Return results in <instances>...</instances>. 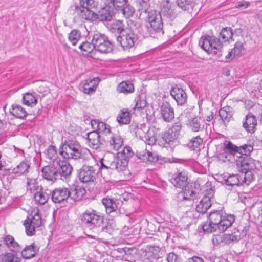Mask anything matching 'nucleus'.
I'll use <instances>...</instances> for the list:
<instances>
[{"label":"nucleus","mask_w":262,"mask_h":262,"mask_svg":"<svg viewBox=\"0 0 262 262\" xmlns=\"http://www.w3.org/2000/svg\"><path fill=\"white\" fill-rule=\"evenodd\" d=\"M93 41L94 42L95 51L103 54L112 53L114 50V44L109 40L108 38L104 34L96 32L93 35Z\"/></svg>","instance_id":"7"},{"label":"nucleus","mask_w":262,"mask_h":262,"mask_svg":"<svg viewBox=\"0 0 262 262\" xmlns=\"http://www.w3.org/2000/svg\"><path fill=\"white\" fill-rule=\"evenodd\" d=\"M17 253L7 252L0 256L1 262H20L21 258L16 254Z\"/></svg>","instance_id":"38"},{"label":"nucleus","mask_w":262,"mask_h":262,"mask_svg":"<svg viewBox=\"0 0 262 262\" xmlns=\"http://www.w3.org/2000/svg\"><path fill=\"white\" fill-rule=\"evenodd\" d=\"M170 94L177 102L178 105L184 106L187 103V94L180 84L172 85L170 90Z\"/></svg>","instance_id":"13"},{"label":"nucleus","mask_w":262,"mask_h":262,"mask_svg":"<svg viewBox=\"0 0 262 262\" xmlns=\"http://www.w3.org/2000/svg\"><path fill=\"white\" fill-rule=\"evenodd\" d=\"M34 214L31 219L27 218V221L30 222L33 226L39 227L42 224V219L39 214V210L37 209L34 211Z\"/></svg>","instance_id":"49"},{"label":"nucleus","mask_w":262,"mask_h":262,"mask_svg":"<svg viewBox=\"0 0 262 262\" xmlns=\"http://www.w3.org/2000/svg\"><path fill=\"white\" fill-rule=\"evenodd\" d=\"M257 125V120L254 115L251 113H249L245 117V120L243 122V126L249 133H254L255 126Z\"/></svg>","instance_id":"24"},{"label":"nucleus","mask_w":262,"mask_h":262,"mask_svg":"<svg viewBox=\"0 0 262 262\" xmlns=\"http://www.w3.org/2000/svg\"><path fill=\"white\" fill-rule=\"evenodd\" d=\"M117 121L119 124H128L130 121L129 112L127 109H122L117 117Z\"/></svg>","instance_id":"34"},{"label":"nucleus","mask_w":262,"mask_h":262,"mask_svg":"<svg viewBox=\"0 0 262 262\" xmlns=\"http://www.w3.org/2000/svg\"><path fill=\"white\" fill-rule=\"evenodd\" d=\"M177 6L184 11L193 9L195 6L194 0H177Z\"/></svg>","instance_id":"39"},{"label":"nucleus","mask_w":262,"mask_h":262,"mask_svg":"<svg viewBox=\"0 0 262 262\" xmlns=\"http://www.w3.org/2000/svg\"><path fill=\"white\" fill-rule=\"evenodd\" d=\"M210 199L211 198H202L196 205V211L200 213H205L211 206Z\"/></svg>","instance_id":"32"},{"label":"nucleus","mask_w":262,"mask_h":262,"mask_svg":"<svg viewBox=\"0 0 262 262\" xmlns=\"http://www.w3.org/2000/svg\"><path fill=\"white\" fill-rule=\"evenodd\" d=\"M82 147L78 141L69 140L62 142L59 153L64 159L77 160L82 158Z\"/></svg>","instance_id":"4"},{"label":"nucleus","mask_w":262,"mask_h":262,"mask_svg":"<svg viewBox=\"0 0 262 262\" xmlns=\"http://www.w3.org/2000/svg\"><path fill=\"white\" fill-rule=\"evenodd\" d=\"M170 182L176 188H181L187 184L188 176L184 171H178L173 174Z\"/></svg>","instance_id":"19"},{"label":"nucleus","mask_w":262,"mask_h":262,"mask_svg":"<svg viewBox=\"0 0 262 262\" xmlns=\"http://www.w3.org/2000/svg\"><path fill=\"white\" fill-rule=\"evenodd\" d=\"M219 116L222 119L224 125L228 123L232 118L233 114L230 111V107L228 106L224 107L220 110Z\"/></svg>","instance_id":"36"},{"label":"nucleus","mask_w":262,"mask_h":262,"mask_svg":"<svg viewBox=\"0 0 262 262\" xmlns=\"http://www.w3.org/2000/svg\"><path fill=\"white\" fill-rule=\"evenodd\" d=\"M160 115L163 121L165 122H170L174 118V108L170 103L164 101L160 106Z\"/></svg>","instance_id":"17"},{"label":"nucleus","mask_w":262,"mask_h":262,"mask_svg":"<svg viewBox=\"0 0 262 262\" xmlns=\"http://www.w3.org/2000/svg\"><path fill=\"white\" fill-rule=\"evenodd\" d=\"M117 155L129 162V159L135 156V152L130 146H126L121 152L117 153Z\"/></svg>","instance_id":"46"},{"label":"nucleus","mask_w":262,"mask_h":262,"mask_svg":"<svg viewBox=\"0 0 262 262\" xmlns=\"http://www.w3.org/2000/svg\"><path fill=\"white\" fill-rule=\"evenodd\" d=\"M117 90L119 93L128 94L134 91V86L130 81H122L118 84Z\"/></svg>","instance_id":"27"},{"label":"nucleus","mask_w":262,"mask_h":262,"mask_svg":"<svg viewBox=\"0 0 262 262\" xmlns=\"http://www.w3.org/2000/svg\"><path fill=\"white\" fill-rule=\"evenodd\" d=\"M242 180V176L239 174L230 175L225 181V183L229 186H238Z\"/></svg>","instance_id":"44"},{"label":"nucleus","mask_w":262,"mask_h":262,"mask_svg":"<svg viewBox=\"0 0 262 262\" xmlns=\"http://www.w3.org/2000/svg\"><path fill=\"white\" fill-rule=\"evenodd\" d=\"M241 239V234L239 231H234L231 234H225L222 237V241L226 244L231 242H236Z\"/></svg>","instance_id":"40"},{"label":"nucleus","mask_w":262,"mask_h":262,"mask_svg":"<svg viewBox=\"0 0 262 262\" xmlns=\"http://www.w3.org/2000/svg\"><path fill=\"white\" fill-rule=\"evenodd\" d=\"M82 223L90 229L100 227L103 223V217L94 210H86L81 214Z\"/></svg>","instance_id":"9"},{"label":"nucleus","mask_w":262,"mask_h":262,"mask_svg":"<svg viewBox=\"0 0 262 262\" xmlns=\"http://www.w3.org/2000/svg\"><path fill=\"white\" fill-rule=\"evenodd\" d=\"M200 120V118L194 117L190 121V125L193 132H198L200 130L201 127Z\"/></svg>","instance_id":"57"},{"label":"nucleus","mask_w":262,"mask_h":262,"mask_svg":"<svg viewBox=\"0 0 262 262\" xmlns=\"http://www.w3.org/2000/svg\"><path fill=\"white\" fill-rule=\"evenodd\" d=\"M100 231L111 234L113 231V228L111 225L107 224L105 226L102 227Z\"/></svg>","instance_id":"62"},{"label":"nucleus","mask_w":262,"mask_h":262,"mask_svg":"<svg viewBox=\"0 0 262 262\" xmlns=\"http://www.w3.org/2000/svg\"><path fill=\"white\" fill-rule=\"evenodd\" d=\"M128 161L125 159L121 158L117 155L114 157L113 160L110 163V168L112 170H116L118 172L125 170L128 165Z\"/></svg>","instance_id":"22"},{"label":"nucleus","mask_w":262,"mask_h":262,"mask_svg":"<svg viewBox=\"0 0 262 262\" xmlns=\"http://www.w3.org/2000/svg\"><path fill=\"white\" fill-rule=\"evenodd\" d=\"M147 153V151L146 149H144L141 151H137L136 153H135V156L138 160V162H145Z\"/></svg>","instance_id":"59"},{"label":"nucleus","mask_w":262,"mask_h":262,"mask_svg":"<svg viewBox=\"0 0 262 262\" xmlns=\"http://www.w3.org/2000/svg\"><path fill=\"white\" fill-rule=\"evenodd\" d=\"M202 143L203 139L198 136L192 138L187 145L188 147L192 150H199Z\"/></svg>","instance_id":"42"},{"label":"nucleus","mask_w":262,"mask_h":262,"mask_svg":"<svg viewBox=\"0 0 262 262\" xmlns=\"http://www.w3.org/2000/svg\"><path fill=\"white\" fill-rule=\"evenodd\" d=\"M37 100L35 96L30 93H26L24 94L23 97V103L28 106H30L32 104H36Z\"/></svg>","instance_id":"50"},{"label":"nucleus","mask_w":262,"mask_h":262,"mask_svg":"<svg viewBox=\"0 0 262 262\" xmlns=\"http://www.w3.org/2000/svg\"><path fill=\"white\" fill-rule=\"evenodd\" d=\"M182 127V123L179 121L173 124L167 130L162 132L159 141V145L163 147L170 148L173 150L180 143L179 138Z\"/></svg>","instance_id":"2"},{"label":"nucleus","mask_w":262,"mask_h":262,"mask_svg":"<svg viewBox=\"0 0 262 262\" xmlns=\"http://www.w3.org/2000/svg\"><path fill=\"white\" fill-rule=\"evenodd\" d=\"M199 45L203 50L206 52L209 50L210 48L221 50L223 46V44L220 38H217L215 36H211L208 34L201 37Z\"/></svg>","instance_id":"11"},{"label":"nucleus","mask_w":262,"mask_h":262,"mask_svg":"<svg viewBox=\"0 0 262 262\" xmlns=\"http://www.w3.org/2000/svg\"><path fill=\"white\" fill-rule=\"evenodd\" d=\"M2 239L4 244L12 252L18 253L21 251V247L20 245L11 235H4Z\"/></svg>","instance_id":"20"},{"label":"nucleus","mask_w":262,"mask_h":262,"mask_svg":"<svg viewBox=\"0 0 262 262\" xmlns=\"http://www.w3.org/2000/svg\"><path fill=\"white\" fill-rule=\"evenodd\" d=\"M209 220L217 227L220 232L225 231L231 226L235 221L233 215L226 214L223 210H216L211 212Z\"/></svg>","instance_id":"6"},{"label":"nucleus","mask_w":262,"mask_h":262,"mask_svg":"<svg viewBox=\"0 0 262 262\" xmlns=\"http://www.w3.org/2000/svg\"><path fill=\"white\" fill-rule=\"evenodd\" d=\"M79 49L83 52H85L86 55L92 57L95 55V47H94V42L93 41V39L91 42L83 41L79 46Z\"/></svg>","instance_id":"26"},{"label":"nucleus","mask_w":262,"mask_h":262,"mask_svg":"<svg viewBox=\"0 0 262 262\" xmlns=\"http://www.w3.org/2000/svg\"><path fill=\"white\" fill-rule=\"evenodd\" d=\"M10 113L17 118L24 119L28 115L26 110L18 104H12Z\"/></svg>","instance_id":"28"},{"label":"nucleus","mask_w":262,"mask_h":262,"mask_svg":"<svg viewBox=\"0 0 262 262\" xmlns=\"http://www.w3.org/2000/svg\"><path fill=\"white\" fill-rule=\"evenodd\" d=\"M223 150L225 154L233 156L234 158H238V146L233 144L231 141H228L227 143L224 144Z\"/></svg>","instance_id":"30"},{"label":"nucleus","mask_w":262,"mask_h":262,"mask_svg":"<svg viewBox=\"0 0 262 262\" xmlns=\"http://www.w3.org/2000/svg\"><path fill=\"white\" fill-rule=\"evenodd\" d=\"M118 35L116 39L117 42L124 51H127L135 46L138 40L137 35L129 28H124L122 25H119L117 28Z\"/></svg>","instance_id":"5"},{"label":"nucleus","mask_w":262,"mask_h":262,"mask_svg":"<svg viewBox=\"0 0 262 262\" xmlns=\"http://www.w3.org/2000/svg\"><path fill=\"white\" fill-rule=\"evenodd\" d=\"M96 130L98 132L106 133H109L110 132V126L102 121H100L99 123H98V126H97Z\"/></svg>","instance_id":"58"},{"label":"nucleus","mask_w":262,"mask_h":262,"mask_svg":"<svg viewBox=\"0 0 262 262\" xmlns=\"http://www.w3.org/2000/svg\"><path fill=\"white\" fill-rule=\"evenodd\" d=\"M128 0H113L111 4L112 8L117 11H119V10L127 3Z\"/></svg>","instance_id":"56"},{"label":"nucleus","mask_w":262,"mask_h":262,"mask_svg":"<svg viewBox=\"0 0 262 262\" xmlns=\"http://www.w3.org/2000/svg\"><path fill=\"white\" fill-rule=\"evenodd\" d=\"M102 202L108 213L114 211L118 208L117 203L111 198H103Z\"/></svg>","instance_id":"35"},{"label":"nucleus","mask_w":262,"mask_h":262,"mask_svg":"<svg viewBox=\"0 0 262 262\" xmlns=\"http://www.w3.org/2000/svg\"><path fill=\"white\" fill-rule=\"evenodd\" d=\"M129 129L131 133L135 134L136 137L138 136L141 137L143 134L147 132L146 125L144 124L138 125L136 123H132L129 125Z\"/></svg>","instance_id":"33"},{"label":"nucleus","mask_w":262,"mask_h":262,"mask_svg":"<svg viewBox=\"0 0 262 262\" xmlns=\"http://www.w3.org/2000/svg\"><path fill=\"white\" fill-rule=\"evenodd\" d=\"M160 160H164V162H166L164 158L162 159L161 156H159L156 154H154L152 152L147 151L145 161L146 162H149L150 163H156L158 162Z\"/></svg>","instance_id":"52"},{"label":"nucleus","mask_w":262,"mask_h":262,"mask_svg":"<svg viewBox=\"0 0 262 262\" xmlns=\"http://www.w3.org/2000/svg\"><path fill=\"white\" fill-rule=\"evenodd\" d=\"M201 229L205 233H212L215 231L217 228L215 227L213 224L209 221L203 224L201 226Z\"/></svg>","instance_id":"53"},{"label":"nucleus","mask_w":262,"mask_h":262,"mask_svg":"<svg viewBox=\"0 0 262 262\" xmlns=\"http://www.w3.org/2000/svg\"><path fill=\"white\" fill-rule=\"evenodd\" d=\"M199 184L196 183H189L188 182L184 187L180 188L182 189L181 192L183 194V196H188V195L192 196L193 195L199 193V192H197V191L199 190Z\"/></svg>","instance_id":"25"},{"label":"nucleus","mask_w":262,"mask_h":262,"mask_svg":"<svg viewBox=\"0 0 262 262\" xmlns=\"http://www.w3.org/2000/svg\"><path fill=\"white\" fill-rule=\"evenodd\" d=\"M99 132L96 130H93L86 134V139L88 140L90 144H91L93 148L97 149L98 148V138H99Z\"/></svg>","instance_id":"37"},{"label":"nucleus","mask_w":262,"mask_h":262,"mask_svg":"<svg viewBox=\"0 0 262 262\" xmlns=\"http://www.w3.org/2000/svg\"><path fill=\"white\" fill-rule=\"evenodd\" d=\"M99 82V79L98 77L85 80L83 86V92L89 95L94 93Z\"/></svg>","instance_id":"23"},{"label":"nucleus","mask_w":262,"mask_h":262,"mask_svg":"<svg viewBox=\"0 0 262 262\" xmlns=\"http://www.w3.org/2000/svg\"><path fill=\"white\" fill-rule=\"evenodd\" d=\"M30 164V162L28 160H24L15 168L12 169V172L14 173L19 174L20 175L26 174L28 172Z\"/></svg>","instance_id":"31"},{"label":"nucleus","mask_w":262,"mask_h":262,"mask_svg":"<svg viewBox=\"0 0 262 262\" xmlns=\"http://www.w3.org/2000/svg\"><path fill=\"white\" fill-rule=\"evenodd\" d=\"M243 49V43L241 42H236L234 45V47L232 49L233 52L234 57L238 56L241 54L242 51Z\"/></svg>","instance_id":"60"},{"label":"nucleus","mask_w":262,"mask_h":262,"mask_svg":"<svg viewBox=\"0 0 262 262\" xmlns=\"http://www.w3.org/2000/svg\"><path fill=\"white\" fill-rule=\"evenodd\" d=\"M57 163L59 180H64L69 179L73 170L72 165L66 160H59Z\"/></svg>","instance_id":"16"},{"label":"nucleus","mask_w":262,"mask_h":262,"mask_svg":"<svg viewBox=\"0 0 262 262\" xmlns=\"http://www.w3.org/2000/svg\"><path fill=\"white\" fill-rule=\"evenodd\" d=\"M174 6L170 2L169 0H166L162 4V7L160 12L161 15L163 14L164 16H166L170 19H174L177 14L174 12L173 7Z\"/></svg>","instance_id":"21"},{"label":"nucleus","mask_w":262,"mask_h":262,"mask_svg":"<svg viewBox=\"0 0 262 262\" xmlns=\"http://www.w3.org/2000/svg\"><path fill=\"white\" fill-rule=\"evenodd\" d=\"M97 5L95 0H79V5H76L74 11L84 19V14H87L86 10L93 11L91 9L95 8Z\"/></svg>","instance_id":"14"},{"label":"nucleus","mask_w":262,"mask_h":262,"mask_svg":"<svg viewBox=\"0 0 262 262\" xmlns=\"http://www.w3.org/2000/svg\"><path fill=\"white\" fill-rule=\"evenodd\" d=\"M123 16L126 18H129L133 16L135 13V9L132 7L128 1L119 10Z\"/></svg>","instance_id":"45"},{"label":"nucleus","mask_w":262,"mask_h":262,"mask_svg":"<svg viewBox=\"0 0 262 262\" xmlns=\"http://www.w3.org/2000/svg\"><path fill=\"white\" fill-rule=\"evenodd\" d=\"M42 177L49 181L55 182L59 180L57 166L54 164H50L45 166L41 169Z\"/></svg>","instance_id":"18"},{"label":"nucleus","mask_w":262,"mask_h":262,"mask_svg":"<svg viewBox=\"0 0 262 262\" xmlns=\"http://www.w3.org/2000/svg\"><path fill=\"white\" fill-rule=\"evenodd\" d=\"M57 156V149L55 146L50 145L47 149V157L50 160L54 161Z\"/></svg>","instance_id":"54"},{"label":"nucleus","mask_w":262,"mask_h":262,"mask_svg":"<svg viewBox=\"0 0 262 262\" xmlns=\"http://www.w3.org/2000/svg\"><path fill=\"white\" fill-rule=\"evenodd\" d=\"M136 104L134 107V109L140 110L144 108L146 106V101L145 97L143 95H138L135 99Z\"/></svg>","instance_id":"51"},{"label":"nucleus","mask_w":262,"mask_h":262,"mask_svg":"<svg viewBox=\"0 0 262 262\" xmlns=\"http://www.w3.org/2000/svg\"><path fill=\"white\" fill-rule=\"evenodd\" d=\"M86 193V190L84 187L79 186H73L70 189L67 188H56L52 191V196H70L73 194L76 196H83Z\"/></svg>","instance_id":"10"},{"label":"nucleus","mask_w":262,"mask_h":262,"mask_svg":"<svg viewBox=\"0 0 262 262\" xmlns=\"http://www.w3.org/2000/svg\"><path fill=\"white\" fill-rule=\"evenodd\" d=\"M186 262H204V260L200 257L193 256L191 258H188Z\"/></svg>","instance_id":"64"},{"label":"nucleus","mask_w":262,"mask_h":262,"mask_svg":"<svg viewBox=\"0 0 262 262\" xmlns=\"http://www.w3.org/2000/svg\"><path fill=\"white\" fill-rule=\"evenodd\" d=\"M123 144V140L119 135H115L111 138L110 145L113 149L118 150Z\"/></svg>","instance_id":"47"},{"label":"nucleus","mask_w":262,"mask_h":262,"mask_svg":"<svg viewBox=\"0 0 262 262\" xmlns=\"http://www.w3.org/2000/svg\"><path fill=\"white\" fill-rule=\"evenodd\" d=\"M142 1L143 2V6L139 10L141 11V13L143 12L148 13L147 18L150 25V28H149L147 26L146 28L149 31V35L152 36L154 33H161L163 34V22L160 13H158V11L155 10L148 11L147 8H146L147 6L146 2L143 0Z\"/></svg>","instance_id":"3"},{"label":"nucleus","mask_w":262,"mask_h":262,"mask_svg":"<svg viewBox=\"0 0 262 262\" xmlns=\"http://www.w3.org/2000/svg\"><path fill=\"white\" fill-rule=\"evenodd\" d=\"M253 147L250 144H244L238 146V158L235 159L236 165L238 170L244 174V181L247 180V177L250 179L252 176V170H259L261 164L250 157V153L253 151Z\"/></svg>","instance_id":"1"},{"label":"nucleus","mask_w":262,"mask_h":262,"mask_svg":"<svg viewBox=\"0 0 262 262\" xmlns=\"http://www.w3.org/2000/svg\"><path fill=\"white\" fill-rule=\"evenodd\" d=\"M98 172L94 166L84 164L77 170V176L83 183L94 182L96 178Z\"/></svg>","instance_id":"12"},{"label":"nucleus","mask_w":262,"mask_h":262,"mask_svg":"<svg viewBox=\"0 0 262 262\" xmlns=\"http://www.w3.org/2000/svg\"><path fill=\"white\" fill-rule=\"evenodd\" d=\"M81 38V32L77 29L72 30L68 35V39L72 43L73 46H76Z\"/></svg>","instance_id":"43"},{"label":"nucleus","mask_w":262,"mask_h":262,"mask_svg":"<svg viewBox=\"0 0 262 262\" xmlns=\"http://www.w3.org/2000/svg\"><path fill=\"white\" fill-rule=\"evenodd\" d=\"M25 227V231L28 236H32L35 233L36 226H33L30 222L25 220L24 224Z\"/></svg>","instance_id":"55"},{"label":"nucleus","mask_w":262,"mask_h":262,"mask_svg":"<svg viewBox=\"0 0 262 262\" xmlns=\"http://www.w3.org/2000/svg\"><path fill=\"white\" fill-rule=\"evenodd\" d=\"M233 31L231 27L223 28L219 34V38L222 39L221 42L229 41L230 39H233Z\"/></svg>","instance_id":"29"},{"label":"nucleus","mask_w":262,"mask_h":262,"mask_svg":"<svg viewBox=\"0 0 262 262\" xmlns=\"http://www.w3.org/2000/svg\"><path fill=\"white\" fill-rule=\"evenodd\" d=\"M87 14H84V19L95 21L98 19L100 21H110L115 15L114 9L111 6H104L97 13L86 10Z\"/></svg>","instance_id":"8"},{"label":"nucleus","mask_w":262,"mask_h":262,"mask_svg":"<svg viewBox=\"0 0 262 262\" xmlns=\"http://www.w3.org/2000/svg\"><path fill=\"white\" fill-rule=\"evenodd\" d=\"M177 255L174 253H169L167 255V262H176L177 261Z\"/></svg>","instance_id":"63"},{"label":"nucleus","mask_w":262,"mask_h":262,"mask_svg":"<svg viewBox=\"0 0 262 262\" xmlns=\"http://www.w3.org/2000/svg\"><path fill=\"white\" fill-rule=\"evenodd\" d=\"M49 198H33L34 203L36 205H43Z\"/></svg>","instance_id":"61"},{"label":"nucleus","mask_w":262,"mask_h":262,"mask_svg":"<svg viewBox=\"0 0 262 262\" xmlns=\"http://www.w3.org/2000/svg\"><path fill=\"white\" fill-rule=\"evenodd\" d=\"M202 189L205 193L203 196H213L215 189L214 186L212 185L211 181H207L203 186Z\"/></svg>","instance_id":"48"},{"label":"nucleus","mask_w":262,"mask_h":262,"mask_svg":"<svg viewBox=\"0 0 262 262\" xmlns=\"http://www.w3.org/2000/svg\"><path fill=\"white\" fill-rule=\"evenodd\" d=\"M27 191L30 192L31 195L33 196H45L47 195L49 196L51 194H52L51 190H46L48 192H43V188L41 186L38 185V184L34 183L35 180L29 179L27 180Z\"/></svg>","instance_id":"15"},{"label":"nucleus","mask_w":262,"mask_h":262,"mask_svg":"<svg viewBox=\"0 0 262 262\" xmlns=\"http://www.w3.org/2000/svg\"><path fill=\"white\" fill-rule=\"evenodd\" d=\"M34 246V243H32L30 245L26 246L21 251V256L24 258L30 259L35 255Z\"/></svg>","instance_id":"41"}]
</instances>
